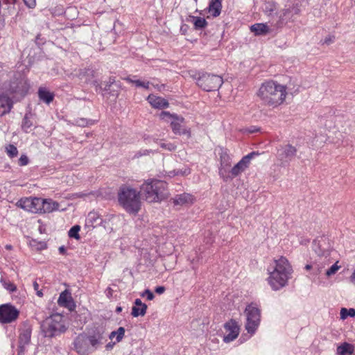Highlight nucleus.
<instances>
[{"label": "nucleus", "mask_w": 355, "mask_h": 355, "mask_svg": "<svg viewBox=\"0 0 355 355\" xmlns=\"http://www.w3.org/2000/svg\"><path fill=\"white\" fill-rule=\"evenodd\" d=\"M268 277L267 281L272 290L278 291L286 286L291 277L293 268L288 259L281 257L275 259L268 268Z\"/></svg>", "instance_id": "obj_1"}, {"label": "nucleus", "mask_w": 355, "mask_h": 355, "mask_svg": "<svg viewBox=\"0 0 355 355\" xmlns=\"http://www.w3.org/2000/svg\"><path fill=\"white\" fill-rule=\"evenodd\" d=\"M286 94V86L274 81L263 83L257 92L258 97L264 105L273 107L281 105Z\"/></svg>", "instance_id": "obj_2"}, {"label": "nucleus", "mask_w": 355, "mask_h": 355, "mask_svg": "<svg viewBox=\"0 0 355 355\" xmlns=\"http://www.w3.org/2000/svg\"><path fill=\"white\" fill-rule=\"evenodd\" d=\"M141 194L149 202H156L166 199L168 196L167 184L157 179H148L141 186Z\"/></svg>", "instance_id": "obj_3"}, {"label": "nucleus", "mask_w": 355, "mask_h": 355, "mask_svg": "<svg viewBox=\"0 0 355 355\" xmlns=\"http://www.w3.org/2000/svg\"><path fill=\"white\" fill-rule=\"evenodd\" d=\"M118 200L120 205L130 214H135L140 209V192L129 186L123 185L120 187Z\"/></svg>", "instance_id": "obj_4"}, {"label": "nucleus", "mask_w": 355, "mask_h": 355, "mask_svg": "<svg viewBox=\"0 0 355 355\" xmlns=\"http://www.w3.org/2000/svg\"><path fill=\"white\" fill-rule=\"evenodd\" d=\"M191 78L196 80V84L207 92L218 90L223 85V78L217 75L202 73L200 74L195 71H189Z\"/></svg>", "instance_id": "obj_5"}, {"label": "nucleus", "mask_w": 355, "mask_h": 355, "mask_svg": "<svg viewBox=\"0 0 355 355\" xmlns=\"http://www.w3.org/2000/svg\"><path fill=\"white\" fill-rule=\"evenodd\" d=\"M41 329L45 337H53L64 332V317L59 313H55L46 318L41 324Z\"/></svg>", "instance_id": "obj_6"}, {"label": "nucleus", "mask_w": 355, "mask_h": 355, "mask_svg": "<svg viewBox=\"0 0 355 355\" xmlns=\"http://www.w3.org/2000/svg\"><path fill=\"white\" fill-rule=\"evenodd\" d=\"M160 118L170 122L171 129L175 135H187L188 137L191 136L189 129L184 127V119L176 114H171L168 112L163 111L160 114Z\"/></svg>", "instance_id": "obj_7"}, {"label": "nucleus", "mask_w": 355, "mask_h": 355, "mask_svg": "<svg viewBox=\"0 0 355 355\" xmlns=\"http://www.w3.org/2000/svg\"><path fill=\"white\" fill-rule=\"evenodd\" d=\"M246 323L245 325L248 333L254 334L259 326L261 321L260 310L254 304H249L245 309Z\"/></svg>", "instance_id": "obj_8"}, {"label": "nucleus", "mask_w": 355, "mask_h": 355, "mask_svg": "<svg viewBox=\"0 0 355 355\" xmlns=\"http://www.w3.org/2000/svg\"><path fill=\"white\" fill-rule=\"evenodd\" d=\"M41 198L29 197L20 199L17 202V205L31 213L40 214L41 212Z\"/></svg>", "instance_id": "obj_9"}, {"label": "nucleus", "mask_w": 355, "mask_h": 355, "mask_svg": "<svg viewBox=\"0 0 355 355\" xmlns=\"http://www.w3.org/2000/svg\"><path fill=\"white\" fill-rule=\"evenodd\" d=\"M19 311L12 305L6 304L0 306V322L11 323L19 316Z\"/></svg>", "instance_id": "obj_10"}, {"label": "nucleus", "mask_w": 355, "mask_h": 355, "mask_svg": "<svg viewBox=\"0 0 355 355\" xmlns=\"http://www.w3.org/2000/svg\"><path fill=\"white\" fill-rule=\"evenodd\" d=\"M74 347L80 355H88L92 352V348L90 347L87 335H79L74 340Z\"/></svg>", "instance_id": "obj_11"}, {"label": "nucleus", "mask_w": 355, "mask_h": 355, "mask_svg": "<svg viewBox=\"0 0 355 355\" xmlns=\"http://www.w3.org/2000/svg\"><path fill=\"white\" fill-rule=\"evenodd\" d=\"M255 155V153H251L243 157L230 171L232 175L231 178L238 176L240 173L248 168L250 159Z\"/></svg>", "instance_id": "obj_12"}, {"label": "nucleus", "mask_w": 355, "mask_h": 355, "mask_svg": "<svg viewBox=\"0 0 355 355\" xmlns=\"http://www.w3.org/2000/svg\"><path fill=\"white\" fill-rule=\"evenodd\" d=\"M225 330L228 334L223 337L225 343H230L237 338L239 334V327L237 322L233 320L227 322L224 326Z\"/></svg>", "instance_id": "obj_13"}, {"label": "nucleus", "mask_w": 355, "mask_h": 355, "mask_svg": "<svg viewBox=\"0 0 355 355\" xmlns=\"http://www.w3.org/2000/svg\"><path fill=\"white\" fill-rule=\"evenodd\" d=\"M296 153L297 149L295 147L290 144H287L282 146L278 150V156L281 160L288 162L292 160V159L296 155Z\"/></svg>", "instance_id": "obj_14"}, {"label": "nucleus", "mask_w": 355, "mask_h": 355, "mask_svg": "<svg viewBox=\"0 0 355 355\" xmlns=\"http://www.w3.org/2000/svg\"><path fill=\"white\" fill-rule=\"evenodd\" d=\"M173 203L179 206H190L195 202V198L190 193L178 194L172 198Z\"/></svg>", "instance_id": "obj_15"}, {"label": "nucleus", "mask_w": 355, "mask_h": 355, "mask_svg": "<svg viewBox=\"0 0 355 355\" xmlns=\"http://www.w3.org/2000/svg\"><path fill=\"white\" fill-rule=\"evenodd\" d=\"M329 253H323L318 255V258L313 262V271L315 275H319L322 272L324 268L330 263L328 258Z\"/></svg>", "instance_id": "obj_16"}, {"label": "nucleus", "mask_w": 355, "mask_h": 355, "mask_svg": "<svg viewBox=\"0 0 355 355\" xmlns=\"http://www.w3.org/2000/svg\"><path fill=\"white\" fill-rule=\"evenodd\" d=\"M231 165V158L226 153L220 155V167L219 168V175L225 180L229 178L227 169Z\"/></svg>", "instance_id": "obj_17"}, {"label": "nucleus", "mask_w": 355, "mask_h": 355, "mask_svg": "<svg viewBox=\"0 0 355 355\" xmlns=\"http://www.w3.org/2000/svg\"><path fill=\"white\" fill-rule=\"evenodd\" d=\"M87 338L90 347L92 348V352L103 344V333L99 331L94 332L92 335L87 336Z\"/></svg>", "instance_id": "obj_18"}, {"label": "nucleus", "mask_w": 355, "mask_h": 355, "mask_svg": "<svg viewBox=\"0 0 355 355\" xmlns=\"http://www.w3.org/2000/svg\"><path fill=\"white\" fill-rule=\"evenodd\" d=\"M31 331L29 329H24L19 334V354H22L25 351V347L31 341Z\"/></svg>", "instance_id": "obj_19"}, {"label": "nucleus", "mask_w": 355, "mask_h": 355, "mask_svg": "<svg viewBox=\"0 0 355 355\" xmlns=\"http://www.w3.org/2000/svg\"><path fill=\"white\" fill-rule=\"evenodd\" d=\"M41 212L42 213H51L59 209V203L52 200L51 199H43L41 202Z\"/></svg>", "instance_id": "obj_20"}, {"label": "nucleus", "mask_w": 355, "mask_h": 355, "mask_svg": "<svg viewBox=\"0 0 355 355\" xmlns=\"http://www.w3.org/2000/svg\"><path fill=\"white\" fill-rule=\"evenodd\" d=\"M147 310V305L139 298L135 300V306L132 308V315L133 317L144 316Z\"/></svg>", "instance_id": "obj_21"}, {"label": "nucleus", "mask_w": 355, "mask_h": 355, "mask_svg": "<svg viewBox=\"0 0 355 355\" xmlns=\"http://www.w3.org/2000/svg\"><path fill=\"white\" fill-rule=\"evenodd\" d=\"M148 101L153 107L159 109L168 107L169 105L166 99L153 94L148 96Z\"/></svg>", "instance_id": "obj_22"}, {"label": "nucleus", "mask_w": 355, "mask_h": 355, "mask_svg": "<svg viewBox=\"0 0 355 355\" xmlns=\"http://www.w3.org/2000/svg\"><path fill=\"white\" fill-rule=\"evenodd\" d=\"M250 29L255 35H266L271 31L270 28L263 23L254 24L250 26Z\"/></svg>", "instance_id": "obj_23"}, {"label": "nucleus", "mask_w": 355, "mask_h": 355, "mask_svg": "<svg viewBox=\"0 0 355 355\" xmlns=\"http://www.w3.org/2000/svg\"><path fill=\"white\" fill-rule=\"evenodd\" d=\"M12 107V100L7 96L0 95V108L3 110L1 111V115L8 113Z\"/></svg>", "instance_id": "obj_24"}, {"label": "nucleus", "mask_w": 355, "mask_h": 355, "mask_svg": "<svg viewBox=\"0 0 355 355\" xmlns=\"http://www.w3.org/2000/svg\"><path fill=\"white\" fill-rule=\"evenodd\" d=\"M336 351L338 355H351L354 352V347L353 345L345 342L337 347Z\"/></svg>", "instance_id": "obj_25"}, {"label": "nucleus", "mask_w": 355, "mask_h": 355, "mask_svg": "<svg viewBox=\"0 0 355 355\" xmlns=\"http://www.w3.org/2000/svg\"><path fill=\"white\" fill-rule=\"evenodd\" d=\"M222 0H211L209 6V12L213 17H218L221 11Z\"/></svg>", "instance_id": "obj_26"}, {"label": "nucleus", "mask_w": 355, "mask_h": 355, "mask_svg": "<svg viewBox=\"0 0 355 355\" xmlns=\"http://www.w3.org/2000/svg\"><path fill=\"white\" fill-rule=\"evenodd\" d=\"M187 21L193 23L196 29H202L207 24L205 19L192 15H189Z\"/></svg>", "instance_id": "obj_27"}, {"label": "nucleus", "mask_w": 355, "mask_h": 355, "mask_svg": "<svg viewBox=\"0 0 355 355\" xmlns=\"http://www.w3.org/2000/svg\"><path fill=\"white\" fill-rule=\"evenodd\" d=\"M38 96L40 99L47 104L53 101L54 95L46 89L40 87L38 90Z\"/></svg>", "instance_id": "obj_28"}, {"label": "nucleus", "mask_w": 355, "mask_h": 355, "mask_svg": "<svg viewBox=\"0 0 355 355\" xmlns=\"http://www.w3.org/2000/svg\"><path fill=\"white\" fill-rule=\"evenodd\" d=\"M78 77L82 82L88 83L94 77V71L90 69H84L79 71Z\"/></svg>", "instance_id": "obj_29"}, {"label": "nucleus", "mask_w": 355, "mask_h": 355, "mask_svg": "<svg viewBox=\"0 0 355 355\" xmlns=\"http://www.w3.org/2000/svg\"><path fill=\"white\" fill-rule=\"evenodd\" d=\"M103 220L99 214L96 211H91L88 214L87 222L91 225H98L102 223Z\"/></svg>", "instance_id": "obj_30"}, {"label": "nucleus", "mask_w": 355, "mask_h": 355, "mask_svg": "<svg viewBox=\"0 0 355 355\" xmlns=\"http://www.w3.org/2000/svg\"><path fill=\"white\" fill-rule=\"evenodd\" d=\"M71 297L66 291L62 292L60 295V297L58 300V303L59 305L67 307L69 306V303L70 302Z\"/></svg>", "instance_id": "obj_31"}, {"label": "nucleus", "mask_w": 355, "mask_h": 355, "mask_svg": "<svg viewBox=\"0 0 355 355\" xmlns=\"http://www.w3.org/2000/svg\"><path fill=\"white\" fill-rule=\"evenodd\" d=\"M125 334V329L122 327L118 328L116 331H112L109 336L110 339H112L116 336V341L119 343L122 340Z\"/></svg>", "instance_id": "obj_32"}, {"label": "nucleus", "mask_w": 355, "mask_h": 355, "mask_svg": "<svg viewBox=\"0 0 355 355\" xmlns=\"http://www.w3.org/2000/svg\"><path fill=\"white\" fill-rule=\"evenodd\" d=\"M103 89L106 92H111V87L115 86L119 87V85L116 82L114 77H110L107 81L103 83Z\"/></svg>", "instance_id": "obj_33"}, {"label": "nucleus", "mask_w": 355, "mask_h": 355, "mask_svg": "<svg viewBox=\"0 0 355 355\" xmlns=\"http://www.w3.org/2000/svg\"><path fill=\"white\" fill-rule=\"evenodd\" d=\"M125 80L129 83L135 84V85L137 87H144L146 89H148L149 88L150 82H148V81L144 82V81H141L140 80H134L130 77L125 78Z\"/></svg>", "instance_id": "obj_34"}, {"label": "nucleus", "mask_w": 355, "mask_h": 355, "mask_svg": "<svg viewBox=\"0 0 355 355\" xmlns=\"http://www.w3.org/2000/svg\"><path fill=\"white\" fill-rule=\"evenodd\" d=\"M340 318L342 320H345L347 318V316L350 317H354L355 316V309L353 308H351L349 309H347L346 308H342L340 309Z\"/></svg>", "instance_id": "obj_35"}, {"label": "nucleus", "mask_w": 355, "mask_h": 355, "mask_svg": "<svg viewBox=\"0 0 355 355\" xmlns=\"http://www.w3.org/2000/svg\"><path fill=\"white\" fill-rule=\"evenodd\" d=\"M6 151L10 158L17 157L18 155V150L17 147L12 144H9L8 146H7L6 147Z\"/></svg>", "instance_id": "obj_36"}, {"label": "nucleus", "mask_w": 355, "mask_h": 355, "mask_svg": "<svg viewBox=\"0 0 355 355\" xmlns=\"http://www.w3.org/2000/svg\"><path fill=\"white\" fill-rule=\"evenodd\" d=\"M80 230V227L79 225H74L73 226L70 230L69 231V236L71 238H74L76 239H79V231Z\"/></svg>", "instance_id": "obj_37"}, {"label": "nucleus", "mask_w": 355, "mask_h": 355, "mask_svg": "<svg viewBox=\"0 0 355 355\" xmlns=\"http://www.w3.org/2000/svg\"><path fill=\"white\" fill-rule=\"evenodd\" d=\"M338 261H336L334 265H332L329 269L326 270V275L327 277H331V275L336 274L337 271L340 268V266L338 265Z\"/></svg>", "instance_id": "obj_38"}, {"label": "nucleus", "mask_w": 355, "mask_h": 355, "mask_svg": "<svg viewBox=\"0 0 355 355\" xmlns=\"http://www.w3.org/2000/svg\"><path fill=\"white\" fill-rule=\"evenodd\" d=\"M3 287L10 292H15L17 290L16 286L10 282H6L3 278L1 279Z\"/></svg>", "instance_id": "obj_39"}, {"label": "nucleus", "mask_w": 355, "mask_h": 355, "mask_svg": "<svg viewBox=\"0 0 355 355\" xmlns=\"http://www.w3.org/2000/svg\"><path fill=\"white\" fill-rule=\"evenodd\" d=\"M32 126V122L28 119L26 115L23 119L21 128L25 132H28V129Z\"/></svg>", "instance_id": "obj_40"}, {"label": "nucleus", "mask_w": 355, "mask_h": 355, "mask_svg": "<svg viewBox=\"0 0 355 355\" xmlns=\"http://www.w3.org/2000/svg\"><path fill=\"white\" fill-rule=\"evenodd\" d=\"M160 146L168 151H173L176 149V146L172 143H161Z\"/></svg>", "instance_id": "obj_41"}, {"label": "nucleus", "mask_w": 355, "mask_h": 355, "mask_svg": "<svg viewBox=\"0 0 355 355\" xmlns=\"http://www.w3.org/2000/svg\"><path fill=\"white\" fill-rule=\"evenodd\" d=\"M189 173H190V171L188 169H185L184 171L178 170L177 171H174L169 172L168 175L169 177H173L175 175H186L189 174Z\"/></svg>", "instance_id": "obj_42"}, {"label": "nucleus", "mask_w": 355, "mask_h": 355, "mask_svg": "<svg viewBox=\"0 0 355 355\" xmlns=\"http://www.w3.org/2000/svg\"><path fill=\"white\" fill-rule=\"evenodd\" d=\"M29 162L28 157L26 155H21L19 159V165L21 166H26Z\"/></svg>", "instance_id": "obj_43"}, {"label": "nucleus", "mask_w": 355, "mask_h": 355, "mask_svg": "<svg viewBox=\"0 0 355 355\" xmlns=\"http://www.w3.org/2000/svg\"><path fill=\"white\" fill-rule=\"evenodd\" d=\"M142 297L146 296L148 300H153L154 299V294L149 290L146 289L141 295Z\"/></svg>", "instance_id": "obj_44"}, {"label": "nucleus", "mask_w": 355, "mask_h": 355, "mask_svg": "<svg viewBox=\"0 0 355 355\" xmlns=\"http://www.w3.org/2000/svg\"><path fill=\"white\" fill-rule=\"evenodd\" d=\"M24 3L28 7V8H33L36 5V1L35 0H23Z\"/></svg>", "instance_id": "obj_45"}, {"label": "nucleus", "mask_w": 355, "mask_h": 355, "mask_svg": "<svg viewBox=\"0 0 355 355\" xmlns=\"http://www.w3.org/2000/svg\"><path fill=\"white\" fill-rule=\"evenodd\" d=\"M166 288L164 286H157L155 288V293H157L159 295L162 294L165 291Z\"/></svg>", "instance_id": "obj_46"}, {"label": "nucleus", "mask_w": 355, "mask_h": 355, "mask_svg": "<svg viewBox=\"0 0 355 355\" xmlns=\"http://www.w3.org/2000/svg\"><path fill=\"white\" fill-rule=\"evenodd\" d=\"M349 282L355 286V269L353 270L352 275L349 277Z\"/></svg>", "instance_id": "obj_47"}, {"label": "nucleus", "mask_w": 355, "mask_h": 355, "mask_svg": "<svg viewBox=\"0 0 355 355\" xmlns=\"http://www.w3.org/2000/svg\"><path fill=\"white\" fill-rule=\"evenodd\" d=\"M77 123L80 126H85L89 124V123L86 121L84 119H80L79 121H77Z\"/></svg>", "instance_id": "obj_48"}, {"label": "nucleus", "mask_w": 355, "mask_h": 355, "mask_svg": "<svg viewBox=\"0 0 355 355\" xmlns=\"http://www.w3.org/2000/svg\"><path fill=\"white\" fill-rule=\"evenodd\" d=\"M305 269L309 270L311 269L313 270V264H307L305 266Z\"/></svg>", "instance_id": "obj_49"}, {"label": "nucleus", "mask_w": 355, "mask_h": 355, "mask_svg": "<svg viewBox=\"0 0 355 355\" xmlns=\"http://www.w3.org/2000/svg\"><path fill=\"white\" fill-rule=\"evenodd\" d=\"M33 288L35 291L39 290V284L36 281L33 282Z\"/></svg>", "instance_id": "obj_50"}, {"label": "nucleus", "mask_w": 355, "mask_h": 355, "mask_svg": "<svg viewBox=\"0 0 355 355\" xmlns=\"http://www.w3.org/2000/svg\"><path fill=\"white\" fill-rule=\"evenodd\" d=\"M331 42H332V40H331V37H329V38H326V39L324 40V43H325V44H330V43H331Z\"/></svg>", "instance_id": "obj_51"}, {"label": "nucleus", "mask_w": 355, "mask_h": 355, "mask_svg": "<svg viewBox=\"0 0 355 355\" xmlns=\"http://www.w3.org/2000/svg\"><path fill=\"white\" fill-rule=\"evenodd\" d=\"M59 251L61 254H64L65 252V248L64 246H60L59 248Z\"/></svg>", "instance_id": "obj_52"}, {"label": "nucleus", "mask_w": 355, "mask_h": 355, "mask_svg": "<svg viewBox=\"0 0 355 355\" xmlns=\"http://www.w3.org/2000/svg\"><path fill=\"white\" fill-rule=\"evenodd\" d=\"M36 292H37V295L39 297H42L43 296V293H42V291L37 290V291H36Z\"/></svg>", "instance_id": "obj_53"}, {"label": "nucleus", "mask_w": 355, "mask_h": 355, "mask_svg": "<svg viewBox=\"0 0 355 355\" xmlns=\"http://www.w3.org/2000/svg\"><path fill=\"white\" fill-rule=\"evenodd\" d=\"M114 344V343H113V344H112V343H108V344L106 345V349H109L112 348Z\"/></svg>", "instance_id": "obj_54"}, {"label": "nucleus", "mask_w": 355, "mask_h": 355, "mask_svg": "<svg viewBox=\"0 0 355 355\" xmlns=\"http://www.w3.org/2000/svg\"><path fill=\"white\" fill-rule=\"evenodd\" d=\"M122 311V308L121 306H117L116 309V311L117 313H119Z\"/></svg>", "instance_id": "obj_55"}, {"label": "nucleus", "mask_w": 355, "mask_h": 355, "mask_svg": "<svg viewBox=\"0 0 355 355\" xmlns=\"http://www.w3.org/2000/svg\"><path fill=\"white\" fill-rule=\"evenodd\" d=\"M8 3L14 4L16 2V0H7Z\"/></svg>", "instance_id": "obj_56"}, {"label": "nucleus", "mask_w": 355, "mask_h": 355, "mask_svg": "<svg viewBox=\"0 0 355 355\" xmlns=\"http://www.w3.org/2000/svg\"><path fill=\"white\" fill-rule=\"evenodd\" d=\"M6 248L8 249V250H10L12 248V246L10 245H7L6 246Z\"/></svg>", "instance_id": "obj_57"}, {"label": "nucleus", "mask_w": 355, "mask_h": 355, "mask_svg": "<svg viewBox=\"0 0 355 355\" xmlns=\"http://www.w3.org/2000/svg\"><path fill=\"white\" fill-rule=\"evenodd\" d=\"M268 10L270 12H272L274 10V8H268Z\"/></svg>", "instance_id": "obj_58"}, {"label": "nucleus", "mask_w": 355, "mask_h": 355, "mask_svg": "<svg viewBox=\"0 0 355 355\" xmlns=\"http://www.w3.org/2000/svg\"><path fill=\"white\" fill-rule=\"evenodd\" d=\"M250 132H255V130L254 129H252V130H250Z\"/></svg>", "instance_id": "obj_59"}, {"label": "nucleus", "mask_w": 355, "mask_h": 355, "mask_svg": "<svg viewBox=\"0 0 355 355\" xmlns=\"http://www.w3.org/2000/svg\"><path fill=\"white\" fill-rule=\"evenodd\" d=\"M194 1H195V2H197L198 0H194Z\"/></svg>", "instance_id": "obj_60"}]
</instances>
